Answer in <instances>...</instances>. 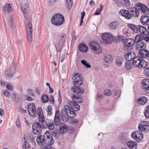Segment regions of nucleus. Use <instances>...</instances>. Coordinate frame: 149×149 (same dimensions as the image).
<instances>
[{
	"mask_svg": "<svg viewBox=\"0 0 149 149\" xmlns=\"http://www.w3.org/2000/svg\"><path fill=\"white\" fill-rule=\"evenodd\" d=\"M72 79L74 80L73 84L75 86L72 88V90L74 92L77 94H82L84 92V90L83 88L79 87L82 82V79L80 74L76 73L73 76Z\"/></svg>",
	"mask_w": 149,
	"mask_h": 149,
	"instance_id": "obj_1",
	"label": "nucleus"
},
{
	"mask_svg": "<svg viewBox=\"0 0 149 149\" xmlns=\"http://www.w3.org/2000/svg\"><path fill=\"white\" fill-rule=\"evenodd\" d=\"M138 10L135 8H130L128 9V10L123 9L119 11V13L120 15L129 19L132 18V15L135 17L139 16V12Z\"/></svg>",
	"mask_w": 149,
	"mask_h": 149,
	"instance_id": "obj_2",
	"label": "nucleus"
},
{
	"mask_svg": "<svg viewBox=\"0 0 149 149\" xmlns=\"http://www.w3.org/2000/svg\"><path fill=\"white\" fill-rule=\"evenodd\" d=\"M64 21V17L62 15L59 13H56L52 16L51 22L54 25L59 26L61 25Z\"/></svg>",
	"mask_w": 149,
	"mask_h": 149,
	"instance_id": "obj_3",
	"label": "nucleus"
},
{
	"mask_svg": "<svg viewBox=\"0 0 149 149\" xmlns=\"http://www.w3.org/2000/svg\"><path fill=\"white\" fill-rule=\"evenodd\" d=\"M59 41L55 45L57 53L61 52L63 47L66 38V35L64 33L60 34L59 36Z\"/></svg>",
	"mask_w": 149,
	"mask_h": 149,
	"instance_id": "obj_4",
	"label": "nucleus"
},
{
	"mask_svg": "<svg viewBox=\"0 0 149 149\" xmlns=\"http://www.w3.org/2000/svg\"><path fill=\"white\" fill-rule=\"evenodd\" d=\"M133 65L139 68L142 67L145 68L148 65V63L143 59H141L136 57L134 58L132 62Z\"/></svg>",
	"mask_w": 149,
	"mask_h": 149,
	"instance_id": "obj_5",
	"label": "nucleus"
},
{
	"mask_svg": "<svg viewBox=\"0 0 149 149\" xmlns=\"http://www.w3.org/2000/svg\"><path fill=\"white\" fill-rule=\"evenodd\" d=\"M44 126L40 125L38 122H35L32 125V131L34 134L39 135L41 132V129H45Z\"/></svg>",
	"mask_w": 149,
	"mask_h": 149,
	"instance_id": "obj_6",
	"label": "nucleus"
},
{
	"mask_svg": "<svg viewBox=\"0 0 149 149\" xmlns=\"http://www.w3.org/2000/svg\"><path fill=\"white\" fill-rule=\"evenodd\" d=\"M138 130L139 131L146 132L149 131V123L147 121H141L139 124Z\"/></svg>",
	"mask_w": 149,
	"mask_h": 149,
	"instance_id": "obj_7",
	"label": "nucleus"
},
{
	"mask_svg": "<svg viewBox=\"0 0 149 149\" xmlns=\"http://www.w3.org/2000/svg\"><path fill=\"white\" fill-rule=\"evenodd\" d=\"M27 110L30 116L33 117H35L36 116V110L34 103H30L27 106Z\"/></svg>",
	"mask_w": 149,
	"mask_h": 149,
	"instance_id": "obj_8",
	"label": "nucleus"
},
{
	"mask_svg": "<svg viewBox=\"0 0 149 149\" xmlns=\"http://www.w3.org/2000/svg\"><path fill=\"white\" fill-rule=\"evenodd\" d=\"M102 39L104 42L106 43L110 44L114 41L113 38L108 33H105L101 36Z\"/></svg>",
	"mask_w": 149,
	"mask_h": 149,
	"instance_id": "obj_9",
	"label": "nucleus"
},
{
	"mask_svg": "<svg viewBox=\"0 0 149 149\" xmlns=\"http://www.w3.org/2000/svg\"><path fill=\"white\" fill-rule=\"evenodd\" d=\"M26 30L27 39L30 43H31L32 41V25L30 22H29L27 25Z\"/></svg>",
	"mask_w": 149,
	"mask_h": 149,
	"instance_id": "obj_10",
	"label": "nucleus"
},
{
	"mask_svg": "<svg viewBox=\"0 0 149 149\" xmlns=\"http://www.w3.org/2000/svg\"><path fill=\"white\" fill-rule=\"evenodd\" d=\"M139 11L144 15H148L149 14V8L143 4L139 3L137 4Z\"/></svg>",
	"mask_w": 149,
	"mask_h": 149,
	"instance_id": "obj_11",
	"label": "nucleus"
},
{
	"mask_svg": "<svg viewBox=\"0 0 149 149\" xmlns=\"http://www.w3.org/2000/svg\"><path fill=\"white\" fill-rule=\"evenodd\" d=\"M139 52L140 55V58L142 59L145 58L146 59L149 58V51L148 50L143 49L140 50Z\"/></svg>",
	"mask_w": 149,
	"mask_h": 149,
	"instance_id": "obj_12",
	"label": "nucleus"
},
{
	"mask_svg": "<svg viewBox=\"0 0 149 149\" xmlns=\"http://www.w3.org/2000/svg\"><path fill=\"white\" fill-rule=\"evenodd\" d=\"M136 26L137 28V33L139 31L141 33L145 36L149 35V32L144 26L140 25H137Z\"/></svg>",
	"mask_w": 149,
	"mask_h": 149,
	"instance_id": "obj_13",
	"label": "nucleus"
},
{
	"mask_svg": "<svg viewBox=\"0 0 149 149\" xmlns=\"http://www.w3.org/2000/svg\"><path fill=\"white\" fill-rule=\"evenodd\" d=\"M69 105L74 111H78L80 109V106L78 105L76 101L72 100V102L70 101L68 102Z\"/></svg>",
	"mask_w": 149,
	"mask_h": 149,
	"instance_id": "obj_14",
	"label": "nucleus"
},
{
	"mask_svg": "<svg viewBox=\"0 0 149 149\" xmlns=\"http://www.w3.org/2000/svg\"><path fill=\"white\" fill-rule=\"evenodd\" d=\"M60 114L59 110H56L55 112V115L54 119V122L56 125H58L61 121L60 116Z\"/></svg>",
	"mask_w": 149,
	"mask_h": 149,
	"instance_id": "obj_15",
	"label": "nucleus"
},
{
	"mask_svg": "<svg viewBox=\"0 0 149 149\" xmlns=\"http://www.w3.org/2000/svg\"><path fill=\"white\" fill-rule=\"evenodd\" d=\"M38 118L39 122H38L40 124V125L43 126L44 125L45 127H47V122L45 120L43 113H42L41 115L38 116Z\"/></svg>",
	"mask_w": 149,
	"mask_h": 149,
	"instance_id": "obj_16",
	"label": "nucleus"
},
{
	"mask_svg": "<svg viewBox=\"0 0 149 149\" xmlns=\"http://www.w3.org/2000/svg\"><path fill=\"white\" fill-rule=\"evenodd\" d=\"M135 56V54L133 52H130L125 54V58L128 61H131L132 59H134Z\"/></svg>",
	"mask_w": 149,
	"mask_h": 149,
	"instance_id": "obj_17",
	"label": "nucleus"
},
{
	"mask_svg": "<svg viewBox=\"0 0 149 149\" xmlns=\"http://www.w3.org/2000/svg\"><path fill=\"white\" fill-rule=\"evenodd\" d=\"M141 21L144 25H147L149 24V16L147 15H143L141 18Z\"/></svg>",
	"mask_w": 149,
	"mask_h": 149,
	"instance_id": "obj_18",
	"label": "nucleus"
},
{
	"mask_svg": "<svg viewBox=\"0 0 149 149\" xmlns=\"http://www.w3.org/2000/svg\"><path fill=\"white\" fill-rule=\"evenodd\" d=\"M126 144L130 149H136L137 143L136 142L130 141L127 142Z\"/></svg>",
	"mask_w": 149,
	"mask_h": 149,
	"instance_id": "obj_19",
	"label": "nucleus"
},
{
	"mask_svg": "<svg viewBox=\"0 0 149 149\" xmlns=\"http://www.w3.org/2000/svg\"><path fill=\"white\" fill-rule=\"evenodd\" d=\"M59 130L62 134H64L68 131V128L64 123H61L59 124Z\"/></svg>",
	"mask_w": 149,
	"mask_h": 149,
	"instance_id": "obj_20",
	"label": "nucleus"
},
{
	"mask_svg": "<svg viewBox=\"0 0 149 149\" xmlns=\"http://www.w3.org/2000/svg\"><path fill=\"white\" fill-rule=\"evenodd\" d=\"M136 49L138 50H140L143 49H144L146 47V45L143 41L139 42H136Z\"/></svg>",
	"mask_w": 149,
	"mask_h": 149,
	"instance_id": "obj_21",
	"label": "nucleus"
},
{
	"mask_svg": "<svg viewBox=\"0 0 149 149\" xmlns=\"http://www.w3.org/2000/svg\"><path fill=\"white\" fill-rule=\"evenodd\" d=\"M124 45L133 46L135 43L134 40L132 38L125 39L123 41Z\"/></svg>",
	"mask_w": 149,
	"mask_h": 149,
	"instance_id": "obj_22",
	"label": "nucleus"
},
{
	"mask_svg": "<svg viewBox=\"0 0 149 149\" xmlns=\"http://www.w3.org/2000/svg\"><path fill=\"white\" fill-rule=\"evenodd\" d=\"M99 45L95 41L91 42L89 44V46L91 49L93 50L94 52H97V51L95 50V48L97 47H99Z\"/></svg>",
	"mask_w": 149,
	"mask_h": 149,
	"instance_id": "obj_23",
	"label": "nucleus"
},
{
	"mask_svg": "<svg viewBox=\"0 0 149 149\" xmlns=\"http://www.w3.org/2000/svg\"><path fill=\"white\" fill-rule=\"evenodd\" d=\"M79 51L82 52H86L88 50V47L84 43H80L78 46Z\"/></svg>",
	"mask_w": 149,
	"mask_h": 149,
	"instance_id": "obj_24",
	"label": "nucleus"
},
{
	"mask_svg": "<svg viewBox=\"0 0 149 149\" xmlns=\"http://www.w3.org/2000/svg\"><path fill=\"white\" fill-rule=\"evenodd\" d=\"M119 24V22L117 20H115L110 23L109 26L111 29H115L117 28Z\"/></svg>",
	"mask_w": 149,
	"mask_h": 149,
	"instance_id": "obj_25",
	"label": "nucleus"
},
{
	"mask_svg": "<svg viewBox=\"0 0 149 149\" xmlns=\"http://www.w3.org/2000/svg\"><path fill=\"white\" fill-rule=\"evenodd\" d=\"M29 7V4L27 1H26L25 3L22 4L21 5V8L23 13L24 14H26L27 12V9Z\"/></svg>",
	"mask_w": 149,
	"mask_h": 149,
	"instance_id": "obj_26",
	"label": "nucleus"
},
{
	"mask_svg": "<svg viewBox=\"0 0 149 149\" xmlns=\"http://www.w3.org/2000/svg\"><path fill=\"white\" fill-rule=\"evenodd\" d=\"M147 98L144 96H141L138 99L137 102L141 104H144L147 102Z\"/></svg>",
	"mask_w": 149,
	"mask_h": 149,
	"instance_id": "obj_27",
	"label": "nucleus"
},
{
	"mask_svg": "<svg viewBox=\"0 0 149 149\" xmlns=\"http://www.w3.org/2000/svg\"><path fill=\"white\" fill-rule=\"evenodd\" d=\"M45 139L42 138V135H40L37 137L36 141L38 144L41 145V144H44L45 143Z\"/></svg>",
	"mask_w": 149,
	"mask_h": 149,
	"instance_id": "obj_28",
	"label": "nucleus"
},
{
	"mask_svg": "<svg viewBox=\"0 0 149 149\" xmlns=\"http://www.w3.org/2000/svg\"><path fill=\"white\" fill-rule=\"evenodd\" d=\"M72 100H76L79 104L83 102L84 101L83 97L81 96H77L75 95H73L72 96Z\"/></svg>",
	"mask_w": 149,
	"mask_h": 149,
	"instance_id": "obj_29",
	"label": "nucleus"
},
{
	"mask_svg": "<svg viewBox=\"0 0 149 149\" xmlns=\"http://www.w3.org/2000/svg\"><path fill=\"white\" fill-rule=\"evenodd\" d=\"M144 39V37L142 34H139L136 35L134 41L135 42L142 41Z\"/></svg>",
	"mask_w": 149,
	"mask_h": 149,
	"instance_id": "obj_30",
	"label": "nucleus"
},
{
	"mask_svg": "<svg viewBox=\"0 0 149 149\" xmlns=\"http://www.w3.org/2000/svg\"><path fill=\"white\" fill-rule=\"evenodd\" d=\"M45 143H46L49 146L53 145L54 143V140L52 137L45 139Z\"/></svg>",
	"mask_w": 149,
	"mask_h": 149,
	"instance_id": "obj_31",
	"label": "nucleus"
},
{
	"mask_svg": "<svg viewBox=\"0 0 149 149\" xmlns=\"http://www.w3.org/2000/svg\"><path fill=\"white\" fill-rule=\"evenodd\" d=\"M5 75L8 77H12L15 73L13 71L10 70H7L4 72Z\"/></svg>",
	"mask_w": 149,
	"mask_h": 149,
	"instance_id": "obj_32",
	"label": "nucleus"
},
{
	"mask_svg": "<svg viewBox=\"0 0 149 149\" xmlns=\"http://www.w3.org/2000/svg\"><path fill=\"white\" fill-rule=\"evenodd\" d=\"M137 138H136V141L138 142L143 141V139L144 136L143 134L142 133H140L138 131V133H137Z\"/></svg>",
	"mask_w": 149,
	"mask_h": 149,
	"instance_id": "obj_33",
	"label": "nucleus"
},
{
	"mask_svg": "<svg viewBox=\"0 0 149 149\" xmlns=\"http://www.w3.org/2000/svg\"><path fill=\"white\" fill-rule=\"evenodd\" d=\"M10 5V4H6L3 7V10L8 13L11 12L12 11V8Z\"/></svg>",
	"mask_w": 149,
	"mask_h": 149,
	"instance_id": "obj_34",
	"label": "nucleus"
},
{
	"mask_svg": "<svg viewBox=\"0 0 149 149\" xmlns=\"http://www.w3.org/2000/svg\"><path fill=\"white\" fill-rule=\"evenodd\" d=\"M123 58L120 56H118L116 58V64L117 65L120 66L122 65L123 61Z\"/></svg>",
	"mask_w": 149,
	"mask_h": 149,
	"instance_id": "obj_35",
	"label": "nucleus"
},
{
	"mask_svg": "<svg viewBox=\"0 0 149 149\" xmlns=\"http://www.w3.org/2000/svg\"><path fill=\"white\" fill-rule=\"evenodd\" d=\"M113 59L112 57L110 55H106L104 57V61L107 63H110Z\"/></svg>",
	"mask_w": 149,
	"mask_h": 149,
	"instance_id": "obj_36",
	"label": "nucleus"
},
{
	"mask_svg": "<svg viewBox=\"0 0 149 149\" xmlns=\"http://www.w3.org/2000/svg\"><path fill=\"white\" fill-rule=\"evenodd\" d=\"M47 127L45 128V129L48 127V129L51 130H52L54 128V125L53 122H49L47 123Z\"/></svg>",
	"mask_w": 149,
	"mask_h": 149,
	"instance_id": "obj_37",
	"label": "nucleus"
},
{
	"mask_svg": "<svg viewBox=\"0 0 149 149\" xmlns=\"http://www.w3.org/2000/svg\"><path fill=\"white\" fill-rule=\"evenodd\" d=\"M52 135L56 139H57L59 136V132L58 130H54L52 131Z\"/></svg>",
	"mask_w": 149,
	"mask_h": 149,
	"instance_id": "obj_38",
	"label": "nucleus"
},
{
	"mask_svg": "<svg viewBox=\"0 0 149 149\" xmlns=\"http://www.w3.org/2000/svg\"><path fill=\"white\" fill-rule=\"evenodd\" d=\"M142 88L143 87H146L149 85V79H144L142 82Z\"/></svg>",
	"mask_w": 149,
	"mask_h": 149,
	"instance_id": "obj_39",
	"label": "nucleus"
},
{
	"mask_svg": "<svg viewBox=\"0 0 149 149\" xmlns=\"http://www.w3.org/2000/svg\"><path fill=\"white\" fill-rule=\"evenodd\" d=\"M128 25L129 27L133 30L134 32L137 33V28L136 26L137 25H134L131 24H129Z\"/></svg>",
	"mask_w": 149,
	"mask_h": 149,
	"instance_id": "obj_40",
	"label": "nucleus"
},
{
	"mask_svg": "<svg viewBox=\"0 0 149 149\" xmlns=\"http://www.w3.org/2000/svg\"><path fill=\"white\" fill-rule=\"evenodd\" d=\"M103 6H102L101 4L100 5V7L99 8H98L97 10L95 12V13H94V15H99L100 13L102 11L103 8Z\"/></svg>",
	"mask_w": 149,
	"mask_h": 149,
	"instance_id": "obj_41",
	"label": "nucleus"
},
{
	"mask_svg": "<svg viewBox=\"0 0 149 149\" xmlns=\"http://www.w3.org/2000/svg\"><path fill=\"white\" fill-rule=\"evenodd\" d=\"M131 61H128L126 63L125 67L126 69L127 70L130 69L132 67V64Z\"/></svg>",
	"mask_w": 149,
	"mask_h": 149,
	"instance_id": "obj_42",
	"label": "nucleus"
},
{
	"mask_svg": "<svg viewBox=\"0 0 149 149\" xmlns=\"http://www.w3.org/2000/svg\"><path fill=\"white\" fill-rule=\"evenodd\" d=\"M41 99L42 101V103H46L48 102L49 100L48 96L46 94L43 95L41 97Z\"/></svg>",
	"mask_w": 149,
	"mask_h": 149,
	"instance_id": "obj_43",
	"label": "nucleus"
},
{
	"mask_svg": "<svg viewBox=\"0 0 149 149\" xmlns=\"http://www.w3.org/2000/svg\"><path fill=\"white\" fill-rule=\"evenodd\" d=\"M132 46L125 45L124 47L123 48V49L124 51H130L132 50L133 49Z\"/></svg>",
	"mask_w": 149,
	"mask_h": 149,
	"instance_id": "obj_44",
	"label": "nucleus"
},
{
	"mask_svg": "<svg viewBox=\"0 0 149 149\" xmlns=\"http://www.w3.org/2000/svg\"><path fill=\"white\" fill-rule=\"evenodd\" d=\"M52 106L49 105H48V107L47 110V115L48 116H50L52 114Z\"/></svg>",
	"mask_w": 149,
	"mask_h": 149,
	"instance_id": "obj_45",
	"label": "nucleus"
},
{
	"mask_svg": "<svg viewBox=\"0 0 149 149\" xmlns=\"http://www.w3.org/2000/svg\"><path fill=\"white\" fill-rule=\"evenodd\" d=\"M72 108H70L69 107V106L68 105H65L64 106V109L66 115H67L68 116V112L70 113V111H71V109Z\"/></svg>",
	"mask_w": 149,
	"mask_h": 149,
	"instance_id": "obj_46",
	"label": "nucleus"
},
{
	"mask_svg": "<svg viewBox=\"0 0 149 149\" xmlns=\"http://www.w3.org/2000/svg\"><path fill=\"white\" fill-rule=\"evenodd\" d=\"M66 5L67 8L69 9H70L72 6V0H66Z\"/></svg>",
	"mask_w": 149,
	"mask_h": 149,
	"instance_id": "obj_47",
	"label": "nucleus"
},
{
	"mask_svg": "<svg viewBox=\"0 0 149 149\" xmlns=\"http://www.w3.org/2000/svg\"><path fill=\"white\" fill-rule=\"evenodd\" d=\"M144 114L146 118L149 117V105L146 107Z\"/></svg>",
	"mask_w": 149,
	"mask_h": 149,
	"instance_id": "obj_48",
	"label": "nucleus"
},
{
	"mask_svg": "<svg viewBox=\"0 0 149 149\" xmlns=\"http://www.w3.org/2000/svg\"><path fill=\"white\" fill-rule=\"evenodd\" d=\"M81 63L83 65H84L87 68H90L91 67V65H89V63L85 60H83L81 61Z\"/></svg>",
	"mask_w": 149,
	"mask_h": 149,
	"instance_id": "obj_49",
	"label": "nucleus"
},
{
	"mask_svg": "<svg viewBox=\"0 0 149 149\" xmlns=\"http://www.w3.org/2000/svg\"><path fill=\"white\" fill-rule=\"evenodd\" d=\"M14 18L13 16H12L10 17V19L9 20V23L10 26L11 28H12L13 25L14 23Z\"/></svg>",
	"mask_w": 149,
	"mask_h": 149,
	"instance_id": "obj_50",
	"label": "nucleus"
},
{
	"mask_svg": "<svg viewBox=\"0 0 149 149\" xmlns=\"http://www.w3.org/2000/svg\"><path fill=\"white\" fill-rule=\"evenodd\" d=\"M74 111L73 109H72L71 111H70L69 114H68V116L71 118H73L74 116H75L76 114Z\"/></svg>",
	"mask_w": 149,
	"mask_h": 149,
	"instance_id": "obj_51",
	"label": "nucleus"
},
{
	"mask_svg": "<svg viewBox=\"0 0 149 149\" xmlns=\"http://www.w3.org/2000/svg\"><path fill=\"white\" fill-rule=\"evenodd\" d=\"M138 133V131H134L131 134V137L132 139H134L136 141V138H137V133Z\"/></svg>",
	"mask_w": 149,
	"mask_h": 149,
	"instance_id": "obj_52",
	"label": "nucleus"
},
{
	"mask_svg": "<svg viewBox=\"0 0 149 149\" xmlns=\"http://www.w3.org/2000/svg\"><path fill=\"white\" fill-rule=\"evenodd\" d=\"M27 94L30 95L34 96V91L31 89H29L27 90Z\"/></svg>",
	"mask_w": 149,
	"mask_h": 149,
	"instance_id": "obj_53",
	"label": "nucleus"
},
{
	"mask_svg": "<svg viewBox=\"0 0 149 149\" xmlns=\"http://www.w3.org/2000/svg\"><path fill=\"white\" fill-rule=\"evenodd\" d=\"M50 134L49 132V131H47L45 132L44 133V134L43 136V137L45 139L46 137L47 139H49L50 138Z\"/></svg>",
	"mask_w": 149,
	"mask_h": 149,
	"instance_id": "obj_54",
	"label": "nucleus"
},
{
	"mask_svg": "<svg viewBox=\"0 0 149 149\" xmlns=\"http://www.w3.org/2000/svg\"><path fill=\"white\" fill-rule=\"evenodd\" d=\"M122 2L127 6H130L131 5V3L129 0H123Z\"/></svg>",
	"mask_w": 149,
	"mask_h": 149,
	"instance_id": "obj_55",
	"label": "nucleus"
},
{
	"mask_svg": "<svg viewBox=\"0 0 149 149\" xmlns=\"http://www.w3.org/2000/svg\"><path fill=\"white\" fill-rule=\"evenodd\" d=\"M128 133L127 132H122L121 135L120 137L122 139H124L128 136Z\"/></svg>",
	"mask_w": 149,
	"mask_h": 149,
	"instance_id": "obj_56",
	"label": "nucleus"
},
{
	"mask_svg": "<svg viewBox=\"0 0 149 149\" xmlns=\"http://www.w3.org/2000/svg\"><path fill=\"white\" fill-rule=\"evenodd\" d=\"M61 119L63 121H67L68 120V118L66 117V115H65L62 111L61 112Z\"/></svg>",
	"mask_w": 149,
	"mask_h": 149,
	"instance_id": "obj_57",
	"label": "nucleus"
},
{
	"mask_svg": "<svg viewBox=\"0 0 149 149\" xmlns=\"http://www.w3.org/2000/svg\"><path fill=\"white\" fill-rule=\"evenodd\" d=\"M3 94L5 96L7 97H9L10 95L9 91L7 90H5Z\"/></svg>",
	"mask_w": 149,
	"mask_h": 149,
	"instance_id": "obj_58",
	"label": "nucleus"
},
{
	"mask_svg": "<svg viewBox=\"0 0 149 149\" xmlns=\"http://www.w3.org/2000/svg\"><path fill=\"white\" fill-rule=\"evenodd\" d=\"M74 130V128L73 127H70L68 128V133L70 134H72L73 133Z\"/></svg>",
	"mask_w": 149,
	"mask_h": 149,
	"instance_id": "obj_59",
	"label": "nucleus"
},
{
	"mask_svg": "<svg viewBox=\"0 0 149 149\" xmlns=\"http://www.w3.org/2000/svg\"><path fill=\"white\" fill-rule=\"evenodd\" d=\"M23 147L25 149H28L30 147V146L29 144V142L25 141H24V143L23 144Z\"/></svg>",
	"mask_w": 149,
	"mask_h": 149,
	"instance_id": "obj_60",
	"label": "nucleus"
},
{
	"mask_svg": "<svg viewBox=\"0 0 149 149\" xmlns=\"http://www.w3.org/2000/svg\"><path fill=\"white\" fill-rule=\"evenodd\" d=\"M99 47H96V48H95V50L97 51V52H94V53L96 54H99L102 51L101 48V47H100L99 45Z\"/></svg>",
	"mask_w": 149,
	"mask_h": 149,
	"instance_id": "obj_61",
	"label": "nucleus"
},
{
	"mask_svg": "<svg viewBox=\"0 0 149 149\" xmlns=\"http://www.w3.org/2000/svg\"><path fill=\"white\" fill-rule=\"evenodd\" d=\"M75 31L74 30L72 31L71 33L72 40H74L76 39V37L75 35Z\"/></svg>",
	"mask_w": 149,
	"mask_h": 149,
	"instance_id": "obj_62",
	"label": "nucleus"
},
{
	"mask_svg": "<svg viewBox=\"0 0 149 149\" xmlns=\"http://www.w3.org/2000/svg\"><path fill=\"white\" fill-rule=\"evenodd\" d=\"M57 0H48L49 5L50 6L53 5L55 3Z\"/></svg>",
	"mask_w": 149,
	"mask_h": 149,
	"instance_id": "obj_63",
	"label": "nucleus"
},
{
	"mask_svg": "<svg viewBox=\"0 0 149 149\" xmlns=\"http://www.w3.org/2000/svg\"><path fill=\"white\" fill-rule=\"evenodd\" d=\"M144 72L147 76H149V67L145 68Z\"/></svg>",
	"mask_w": 149,
	"mask_h": 149,
	"instance_id": "obj_64",
	"label": "nucleus"
}]
</instances>
